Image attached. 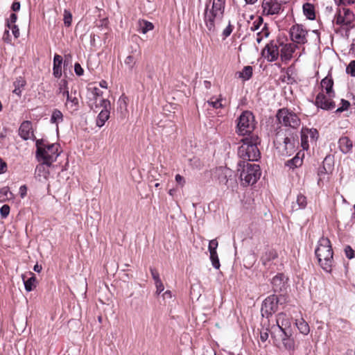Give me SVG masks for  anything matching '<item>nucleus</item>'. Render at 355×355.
Returning a JSON list of instances; mask_svg holds the SVG:
<instances>
[{
  "label": "nucleus",
  "mask_w": 355,
  "mask_h": 355,
  "mask_svg": "<svg viewBox=\"0 0 355 355\" xmlns=\"http://www.w3.org/2000/svg\"><path fill=\"white\" fill-rule=\"evenodd\" d=\"M225 0H210L205 4L203 20L209 35L214 34L216 24L223 16Z\"/></svg>",
  "instance_id": "nucleus-1"
},
{
  "label": "nucleus",
  "mask_w": 355,
  "mask_h": 355,
  "mask_svg": "<svg viewBox=\"0 0 355 355\" xmlns=\"http://www.w3.org/2000/svg\"><path fill=\"white\" fill-rule=\"evenodd\" d=\"M36 147V157L37 160L47 164V165H51L55 162L60 153L58 144H50L46 140H37Z\"/></svg>",
  "instance_id": "nucleus-2"
},
{
  "label": "nucleus",
  "mask_w": 355,
  "mask_h": 355,
  "mask_svg": "<svg viewBox=\"0 0 355 355\" xmlns=\"http://www.w3.org/2000/svg\"><path fill=\"white\" fill-rule=\"evenodd\" d=\"M315 253L321 268L324 271L330 272L334 263V252L329 239L322 237L318 241V247L315 250Z\"/></svg>",
  "instance_id": "nucleus-3"
},
{
  "label": "nucleus",
  "mask_w": 355,
  "mask_h": 355,
  "mask_svg": "<svg viewBox=\"0 0 355 355\" xmlns=\"http://www.w3.org/2000/svg\"><path fill=\"white\" fill-rule=\"evenodd\" d=\"M238 148V156L244 161H257L260 158V151L257 148L259 143L257 136H251L241 140Z\"/></svg>",
  "instance_id": "nucleus-4"
},
{
  "label": "nucleus",
  "mask_w": 355,
  "mask_h": 355,
  "mask_svg": "<svg viewBox=\"0 0 355 355\" xmlns=\"http://www.w3.org/2000/svg\"><path fill=\"white\" fill-rule=\"evenodd\" d=\"M261 176V171L259 165L255 164H243L240 173V180L242 185L248 186L254 184Z\"/></svg>",
  "instance_id": "nucleus-5"
},
{
  "label": "nucleus",
  "mask_w": 355,
  "mask_h": 355,
  "mask_svg": "<svg viewBox=\"0 0 355 355\" xmlns=\"http://www.w3.org/2000/svg\"><path fill=\"white\" fill-rule=\"evenodd\" d=\"M236 132L239 135H246L252 133L255 128V120L252 113L244 111L238 118Z\"/></svg>",
  "instance_id": "nucleus-6"
},
{
  "label": "nucleus",
  "mask_w": 355,
  "mask_h": 355,
  "mask_svg": "<svg viewBox=\"0 0 355 355\" xmlns=\"http://www.w3.org/2000/svg\"><path fill=\"white\" fill-rule=\"evenodd\" d=\"M310 31L304 25L300 24H293L289 30V35L291 41L296 45H304L309 41Z\"/></svg>",
  "instance_id": "nucleus-7"
},
{
  "label": "nucleus",
  "mask_w": 355,
  "mask_h": 355,
  "mask_svg": "<svg viewBox=\"0 0 355 355\" xmlns=\"http://www.w3.org/2000/svg\"><path fill=\"white\" fill-rule=\"evenodd\" d=\"M276 116L279 123L285 126L297 128L300 125V119L298 116L286 108L280 109Z\"/></svg>",
  "instance_id": "nucleus-8"
},
{
  "label": "nucleus",
  "mask_w": 355,
  "mask_h": 355,
  "mask_svg": "<svg viewBox=\"0 0 355 355\" xmlns=\"http://www.w3.org/2000/svg\"><path fill=\"white\" fill-rule=\"evenodd\" d=\"M288 331H282L279 328H277V331H270L271 337L274 340L276 346L283 347L287 350H293L295 343L293 338L288 335Z\"/></svg>",
  "instance_id": "nucleus-9"
},
{
  "label": "nucleus",
  "mask_w": 355,
  "mask_h": 355,
  "mask_svg": "<svg viewBox=\"0 0 355 355\" xmlns=\"http://www.w3.org/2000/svg\"><path fill=\"white\" fill-rule=\"evenodd\" d=\"M103 92L96 86H89L87 88V103L89 107L94 110L100 108L103 106V102L101 101H108L103 97Z\"/></svg>",
  "instance_id": "nucleus-10"
},
{
  "label": "nucleus",
  "mask_w": 355,
  "mask_h": 355,
  "mask_svg": "<svg viewBox=\"0 0 355 355\" xmlns=\"http://www.w3.org/2000/svg\"><path fill=\"white\" fill-rule=\"evenodd\" d=\"M79 94L76 90H71V92L66 88L63 90V97H66L64 106L71 113H73L79 110Z\"/></svg>",
  "instance_id": "nucleus-11"
},
{
  "label": "nucleus",
  "mask_w": 355,
  "mask_h": 355,
  "mask_svg": "<svg viewBox=\"0 0 355 355\" xmlns=\"http://www.w3.org/2000/svg\"><path fill=\"white\" fill-rule=\"evenodd\" d=\"M234 172L227 167H218L214 171V178L218 182L219 184L227 185L229 181L232 180Z\"/></svg>",
  "instance_id": "nucleus-12"
},
{
  "label": "nucleus",
  "mask_w": 355,
  "mask_h": 355,
  "mask_svg": "<svg viewBox=\"0 0 355 355\" xmlns=\"http://www.w3.org/2000/svg\"><path fill=\"white\" fill-rule=\"evenodd\" d=\"M336 24L349 26L354 20V15L349 8H339L336 14Z\"/></svg>",
  "instance_id": "nucleus-13"
},
{
  "label": "nucleus",
  "mask_w": 355,
  "mask_h": 355,
  "mask_svg": "<svg viewBox=\"0 0 355 355\" xmlns=\"http://www.w3.org/2000/svg\"><path fill=\"white\" fill-rule=\"evenodd\" d=\"M278 307V300L277 296L272 295L268 296L263 302L261 306V314L262 316L268 318L272 313H274Z\"/></svg>",
  "instance_id": "nucleus-14"
},
{
  "label": "nucleus",
  "mask_w": 355,
  "mask_h": 355,
  "mask_svg": "<svg viewBox=\"0 0 355 355\" xmlns=\"http://www.w3.org/2000/svg\"><path fill=\"white\" fill-rule=\"evenodd\" d=\"M279 45L277 42H270L262 50V56L268 62L277 60L279 56Z\"/></svg>",
  "instance_id": "nucleus-15"
},
{
  "label": "nucleus",
  "mask_w": 355,
  "mask_h": 355,
  "mask_svg": "<svg viewBox=\"0 0 355 355\" xmlns=\"http://www.w3.org/2000/svg\"><path fill=\"white\" fill-rule=\"evenodd\" d=\"M283 3L279 0H263V12L267 15L278 14Z\"/></svg>",
  "instance_id": "nucleus-16"
},
{
  "label": "nucleus",
  "mask_w": 355,
  "mask_h": 355,
  "mask_svg": "<svg viewBox=\"0 0 355 355\" xmlns=\"http://www.w3.org/2000/svg\"><path fill=\"white\" fill-rule=\"evenodd\" d=\"M101 101L103 102V106H101V107H103V109L99 112L96 121V125L99 128L103 127L105 122L109 119L111 108L110 101Z\"/></svg>",
  "instance_id": "nucleus-17"
},
{
  "label": "nucleus",
  "mask_w": 355,
  "mask_h": 355,
  "mask_svg": "<svg viewBox=\"0 0 355 355\" xmlns=\"http://www.w3.org/2000/svg\"><path fill=\"white\" fill-rule=\"evenodd\" d=\"M277 325H273L271 327L270 331H277V328H279L282 331H288L291 327V319L290 318L284 313H279L276 317Z\"/></svg>",
  "instance_id": "nucleus-18"
},
{
  "label": "nucleus",
  "mask_w": 355,
  "mask_h": 355,
  "mask_svg": "<svg viewBox=\"0 0 355 355\" xmlns=\"http://www.w3.org/2000/svg\"><path fill=\"white\" fill-rule=\"evenodd\" d=\"M332 98L329 96H327L323 92L319 93L315 98V105L323 110H332L336 106Z\"/></svg>",
  "instance_id": "nucleus-19"
},
{
  "label": "nucleus",
  "mask_w": 355,
  "mask_h": 355,
  "mask_svg": "<svg viewBox=\"0 0 355 355\" xmlns=\"http://www.w3.org/2000/svg\"><path fill=\"white\" fill-rule=\"evenodd\" d=\"M51 165H47L44 162H41L36 166L35 171V178L40 182H44L49 179L50 171L49 167Z\"/></svg>",
  "instance_id": "nucleus-20"
},
{
  "label": "nucleus",
  "mask_w": 355,
  "mask_h": 355,
  "mask_svg": "<svg viewBox=\"0 0 355 355\" xmlns=\"http://www.w3.org/2000/svg\"><path fill=\"white\" fill-rule=\"evenodd\" d=\"M282 49L279 55L283 62H287L292 58L293 54L297 47L294 43H286L285 44H281Z\"/></svg>",
  "instance_id": "nucleus-21"
},
{
  "label": "nucleus",
  "mask_w": 355,
  "mask_h": 355,
  "mask_svg": "<svg viewBox=\"0 0 355 355\" xmlns=\"http://www.w3.org/2000/svg\"><path fill=\"white\" fill-rule=\"evenodd\" d=\"M19 135L24 140L31 139L33 137L32 124L30 121H24L19 129Z\"/></svg>",
  "instance_id": "nucleus-22"
},
{
  "label": "nucleus",
  "mask_w": 355,
  "mask_h": 355,
  "mask_svg": "<svg viewBox=\"0 0 355 355\" xmlns=\"http://www.w3.org/2000/svg\"><path fill=\"white\" fill-rule=\"evenodd\" d=\"M30 277L26 279V275H22V279L24 282L25 289L27 292L33 291L37 286V278L33 272H29Z\"/></svg>",
  "instance_id": "nucleus-23"
},
{
  "label": "nucleus",
  "mask_w": 355,
  "mask_h": 355,
  "mask_svg": "<svg viewBox=\"0 0 355 355\" xmlns=\"http://www.w3.org/2000/svg\"><path fill=\"white\" fill-rule=\"evenodd\" d=\"M287 278L282 274L276 275L272 279V284L275 291H282L286 284Z\"/></svg>",
  "instance_id": "nucleus-24"
},
{
  "label": "nucleus",
  "mask_w": 355,
  "mask_h": 355,
  "mask_svg": "<svg viewBox=\"0 0 355 355\" xmlns=\"http://www.w3.org/2000/svg\"><path fill=\"white\" fill-rule=\"evenodd\" d=\"M277 258V254L275 250H270L265 253L261 257V262L266 268H271V262Z\"/></svg>",
  "instance_id": "nucleus-25"
},
{
  "label": "nucleus",
  "mask_w": 355,
  "mask_h": 355,
  "mask_svg": "<svg viewBox=\"0 0 355 355\" xmlns=\"http://www.w3.org/2000/svg\"><path fill=\"white\" fill-rule=\"evenodd\" d=\"M338 145L342 153L346 154L352 149V141L347 137H342L339 139Z\"/></svg>",
  "instance_id": "nucleus-26"
},
{
  "label": "nucleus",
  "mask_w": 355,
  "mask_h": 355,
  "mask_svg": "<svg viewBox=\"0 0 355 355\" xmlns=\"http://www.w3.org/2000/svg\"><path fill=\"white\" fill-rule=\"evenodd\" d=\"M321 87L322 89H324L327 96L330 97L334 96V92L333 90L334 82L331 78L325 77L321 81Z\"/></svg>",
  "instance_id": "nucleus-27"
},
{
  "label": "nucleus",
  "mask_w": 355,
  "mask_h": 355,
  "mask_svg": "<svg viewBox=\"0 0 355 355\" xmlns=\"http://www.w3.org/2000/svg\"><path fill=\"white\" fill-rule=\"evenodd\" d=\"M62 58L61 55L55 54L53 58V73L55 78H60L62 76Z\"/></svg>",
  "instance_id": "nucleus-28"
},
{
  "label": "nucleus",
  "mask_w": 355,
  "mask_h": 355,
  "mask_svg": "<svg viewBox=\"0 0 355 355\" xmlns=\"http://www.w3.org/2000/svg\"><path fill=\"white\" fill-rule=\"evenodd\" d=\"M207 103L215 109L222 108L225 106L226 100L221 95L218 97L213 96L207 101Z\"/></svg>",
  "instance_id": "nucleus-29"
},
{
  "label": "nucleus",
  "mask_w": 355,
  "mask_h": 355,
  "mask_svg": "<svg viewBox=\"0 0 355 355\" xmlns=\"http://www.w3.org/2000/svg\"><path fill=\"white\" fill-rule=\"evenodd\" d=\"M275 146L279 152L284 156H286V140L285 137L278 133L274 141Z\"/></svg>",
  "instance_id": "nucleus-30"
},
{
  "label": "nucleus",
  "mask_w": 355,
  "mask_h": 355,
  "mask_svg": "<svg viewBox=\"0 0 355 355\" xmlns=\"http://www.w3.org/2000/svg\"><path fill=\"white\" fill-rule=\"evenodd\" d=\"M304 16L309 20H313L315 18V12L314 6L310 3H306L302 6Z\"/></svg>",
  "instance_id": "nucleus-31"
},
{
  "label": "nucleus",
  "mask_w": 355,
  "mask_h": 355,
  "mask_svg": "<svg viewBox=\"0 0 355 355\" xmlns=\"http://www.w3.org/2000/svg\"><path fill=\"white\" fill-rule=\"evenodd\" d=\"M154 25L153 23L146 21L145 19H139L138 21V31L143 34H146L147 32L153 30Z\"/></svg>",
  "instance_id": "nucleus-32"
},
{
  "label": "nucleus",
  "mask_w": 355,
  "mask_h": 355,
  "mask_svg": "<svg viewBox=\"0 0 355 355\" xmlns=\"http://www.w3.org/2000/svg\"><path fill=\"white\" fill-rule=\"evenodd\" d=\"M306 197L302 194H299L297 196L296 202L293 204L292 209L293 210L302 209L306 207Z\"/></svg>",
  "instance_id": "nucleus-33"
},
{
  "label": "nucleus",
  "mask_w": 355,
  "mask_h": 355,
  "mask_svg": "<svg viewBox=\"0 0 355 355\" xmlns=\"http://www.w3.org/2000/svg\"><path fill=\"white\" fill-rule=\"evenodd\" d=\"M301 133L306 135L309 139H310V141L313 142L315 141L318 137V132L315 128H303L301 130Z\"/></svg>",
  "instance_id": "nucleus-34"
},
{
  "label": "nucleus",
  "mask_w": 355,
  "mask_h": 355,
  "mask_svg": "<svg viewBox=\"0 0 355 355\" xmlns=\"http://www.w3.org/2000/svg\"><path fill=\"white\" fill-rule=\"evenodd\" d=\"M295 324L297 329H299L300 332L302 333V334L307 335L309 333V326L304 319L301 318L300 320H297Z\"/></svg>",
  "instance_id": "nucleus-35"
},
{
  "label": "nucleus",
  "mask_w": 355,
  "mask_h": 355,
  "mask_svg": "<svg viewBox=\"0 0 355 355\" xmlns=\"http://www.w3.org/2000/svg\"><path fill=\"white\" fill-rule=\"evenodd\" d=\"M264 26H267V24L263 23V18L261 17H257L252 23L250 29L252 32H257L261 30Z\"/></svg>",
  "instance_id": "nucleus-36"
},
{
  "label": "nucleus",
  "mask_w": 355,
  "mask_h": 355,
  "mask_svg": "<svg viewBox=\"0 0 355 355\" xmlns=\"http://www.w3.org/2000/svg\"><path fill=\"white\" fill-rule=\"evenodd\" d=\"M62 121L63 114L62 112L58 109L53 110L51 116V122L58 125V124L62 122Z\"/></svg>",
  "instance_id": "nucleus-37"
},
{
  "label": "nucleus",
  "mask_w": 355,
  "mask_h": 355,
  "mask_svg": "<svg viewBox=\"0 0 355 355\" xmlns=\"http://www.w3.org/2000/svg\"><path fill=\"white\" fill-rule=\"evenodd\" d=\"M286 140V156L291 155L295 151V141L293 139L285 137Z\"/></svg>",
  "instance_id": "nucleus-38"
},
{
  "label": "nucleus",
  "mask_w": 355,
  "mask_h": 355,
  "mask_svg": "<svg viewBox=\"0 0 355 355\" xmlns=\"http://www.w3.org/2000/svg\"><path fill=\"white\" fill-rule=\"evenodd\" d=\"M26 81L23 78H17L14 82L15 89L13 90V93L20 96L21 94V88L24 87Z\"/></svg>",
  "instance_id": "nucleus-39"
},
{
  "label": "nucleus",
  "mask_w": 355,
  "mask_h": 355,
  "mask_svg": "<svg viewBox=\"0 0 355 355\" xmlns=\"http://www.w3.org/2000/svg\"><path fill=\"white\" fill-rule=\"evenodd\" d=\"M270 32L267 26H264L261 30L256 32V41L257 43H261V42L264 39L268 37Z\"/></svg>",
  "instance_id": "nucleus-40"
},
{
  "label": "nucleus",
  "mask_w": 355,
  "mask_h": 355,
  "mask_svg": "<svg viewBox=\"0 0 355 355\" xmlns=\"http://www.w3.org/2000/svg\"><path fill=\"white\" fill-rule=\"evenodd\" d=\"M252 75V67L250 66L245 67L243 70L239 72V76L244 80H249Z\"/></svg>",
  "instance_id": "nucleus-41"
},
{
  "label": "nucleus",
  "mask_w": 355,
  "mask_h": 355,
  "mask_svg": "<svg viewBox=\"0 0 355 355\" xmlns=\"http://www.w3.org/2000/svg\"><path fill=\"white\" fill-rule=\"evenodd\" d=\"M302 164V159L299 157L297 153L293 159L287 162L286 165L292 168L300 166Z\"/></svg>",
  "instance_id": "nucleus-42"
},
{
  "label": "nucleus",
  "mask_w": 355,
  "mask_h": 355,
  "mask_svg": "<svg viewBox=\"0 0 355 355\" xmlns=\"http://www.w3.org/2000/svg\"><path fill=\"white\" fill-rule=\"evenodd\" d=\"M136 58L137 57L135 55H129L124 60L125 64L128 67L130 71H132L137 64V59Z\"/></svg>",
  "instance_id": "nucleus-43"
},
{
  "label": "nucleus",
  "mask_w": 355,
  "mask_h": 355,
  "mask_svg": "<svg viewBox=\"0 0 355 355\" xmlns=\"http://www.w3.org/2000/svg\"><path fill=\"white\" fill-rule=\"evenodd\" d=\"M210 260L214 268H220V264L217 252L210 253Z\"/></svg>",
  "instance_id": "nucleus-44"
},
{
  "label": "nucleus",
  "mask_w": 355,
  "mask_h": 355,
  "mask_svg": "<svg viewBox=\"0 0 355 355\" xmlns=\"http://www.w3.org/2000/svg\"><path fill=\"white\" fill-rule=\"evenodd\" d=\"M72 21V15L71 13L67 10H64V23L65 26H69L71 24Z\"/></svg>",
  "instance_id": "nucleus-45"
},
{
  "label": "nucleus",
  "mask_w": 355,
  "mask_h": 355,
  "mask_svg": "<svg viewBox=\"0 0 355 355\" xmlns=\"http://www.w3.org/2000/svg\"><path fill=\"white\" fill-rule=\"evenodd\" d=\"M346 72L352 77H355V60L351 61L347 66Z\"/></svg>",
  "instance_id": "nucleus-46"
},
{
  "label": "nucleus",
  "mask_w": 355,
  "mask_h": 355,
  "mask_svg": "<svg viewBox=\"0 0 355 355\" xmlns=\"http://www.w3.org/2000/svg\"><path fill=\"white\" fill-rule=\"evenodd\" d=\"M218 243L216 239H212L209 243L208 250L209 253L217 252L216 249L218 248Z\"/></svg>",
  "instance_id": "nucleus-47"
},
{
  "label": "nucleus",
  "mask_w": 355,
  "mask_h": 355,
  "mask_svg": "<svg viewBox=\"0 0 355 355\" xmlns=\"http://www.w3.org/2000/svg\"><path fill=\"white\" fill-rule=\"evenodd\" d=\"M309 139L306 135L301 133V146L304 150H308L309 148Z\"/></svg>",
  "instance_id": "nucleus-48"
},
{
  "label": "nucleus",
  "mask_w": 355,
  "mask_h": 355,
  "mask_svg": "<svg viewBox=\"0 0 355 355\" xmlns=\"http://www.w3.org/2000/svg\"><path fill=\"white\" fill-rule=\"evenodd\" d=\"M10 207L8 205H3L0 209V214L2 218H6L10 214Z\"/></svg>",
  "instance_id": "nucleus-49"
},
{
  "label": "nucleus",
  "mask_w": 355,
  "mask_h": 355,
  "mask_svg": "<svg viewBox=\"0 0 355 355\" xmlns=\"http://www.w3.org/2000/svg\"><path fill=\"white\" fill-rule=\"evenodd\" d=\"M17 17L16 14L12 13L10 15V17L6 21V26L7 27H10L12 25H15V22L17 21Z\"/></svg>",
  "instance_id": "nucleus-50"
},
{
  "label": "nucleus",
  "mask_w": 355,
  "mask_h": 355,
  "mask_svg": "<svg viewBox=\"0 0 355 355\" xmlns=\"http://www.w3.org/2000/svg\"><path fill=\"white\" fill-rule=\"evenodd\" d=\"M341 103L342 106L336 110V112H342L344 110H347L350 105L349 102L344 99L341 100Z\"/></svg>",
  "instance_id": "nucleus-51"
},
{
  "label": "nucleus",
  "mask_w": 355,
  "mask_h": 355,
  "mask_svg": "<svg viewBox=\"0 0 355 355\" xmlns=\"http://www.w3.org/2000/svg\"><path fill=\"white\" fill-rule=\"evenodd\" d=\"M155 285L156 287L155 293L157 295H159L164 290V284H163L162 280L155 282Z\"/></svg>",
  "instance_id": "nucleus-52"
},
{
  "label": "nucleus",
  "mask_w": 355,
  "mask_h": 355,
  "mask_svg": "<svg viewBox=\"0 0 355 355\" xmlns=\"http://www.w3.org/2000/svg\"><path fill=\"white\" fill-rule=\"evenodd\" d=\"M233 31V26L231 25L230 23H229L228 26L223 30V35L224 37H227L230 35Z\"/></svg>",
  "instance_id": "nucleus-53"
},
{
  "label": "nucleus",
  "mask_w": 355,
  "mask_h": 355,
  "mask_svg": "<svg viewBox=\"0 0 355 355\" xmlns=\"http://www.w3.org/2000/svg\"><path fill=\"white\" fill-rule=\"evenodd\" d=\"M268 338V329H262L260 331V340L262 342H266Z\"/></svg>",
  "instance_id": "nucleus-54"
},
{
  "label": "nucleus",
  "mask_w": 355,
  "mask_h": 355,
  "mask_svg": "<svg viewBox=\"0 0 355 355\" xmlns=\"http://www.w3.org/2000/svg\"><path fill=\"white\" fill-rule=\"evenodd\" d=\"M8 28L12 31V33L15 38H18L19 37V29L17 25H12L10 27Z\"/></svg>",
  "instance_id": "nucleus-55"
},
{
  "label": "nucleus",
  "mask_w": 355,
  "mask_h": 355,
  "mask_svg": "<svg viewBox=\"0 0 355 355\" xmlns=\"http://www.w3.org/2000/svg\"><path fill=\"white\" fill-rule=\"evenodd\" d=\"M345 255L346 257L348 258V259H352L354 257V250H352V248L347 245V247H345Z\"/></svg>",
  "instance_id": "nucleus-56"
},
{
  "label": "nucleus",
  "mask_w": 355,
  "mask_h": 355,
  "mask_svg": "<svg viewBox=\"0 0 355 355\" xmlns=\"http://www.w3.org/2000/svg\"><path fill=\"white\" fill-rule=\"evenodd\" d=\"M150 272H151V275H152V277L154 280V283L155 282H159V281H161V279L159 277V275L158 273V272L154 269V268H150Z\"/></svg>",
  "instance_id": "nucleus-57"
},
{
  "label": "nucleus",
  "mask_w": 355,
  "mask_h": 355,
  "mask_svg": "<svg viewBox=\"0 0 355 355\" xmlns=\"http://www.w3.org/2000/svg\"><path fill=\"white\" fill-rule=\"evenodd\" d=\"M150 272H151V275H152V277L154 280V283L155 282H159V281H161V279L159 277V275L158 273V272L154 269V268H150Z\"/></svg>",
  "instance_id": "nucleus-58"
},
{
  "label": "nucleus",
  "mask_w": 355,
  "mask_h": 355,
  "mask_svg": "<svg viewBox=\"0 0 355 355\" xmlns=\"http://www.w3.org/2000/svg\"><path fill=\"white\" fill-rule=\"evenodd\" d=\"M74 71L76 75L82 76L84 73V70L79 63H76L74 65Z\"/></svg>",
  "instance_id": "nucleus-59"
},
{
  "label": "nucleus",
  "mask_w": 355,
  "mask_h": 355,
  "mask_svg": "<svg viewBox=\"0 0 355 355\" xmlns=\"http://www.w3.org/2000/svg\"><path fill=\"white\" fill-rule=\"evenodd\" d=\"M175 181L182 187H184V185L185 184L184 178L182 175H180V174H177L175 175Z\"/></svg>",
  "instance_id": "nucleus-60"
},
{
  "label": "nucleus",
  "mask_w": 355,
  "mask_h": 355,
  "mask_svg": "<svg viewBox=\"0 0 355 355\" xmlns=\"http://www.w3.org/2000/svg\"><path fill=\"white\" fill-rule=\"evenodd\" d=\"M67 83L65 80H62L60 83V88H59V94H61L63 96V90L66 88L67 89Z\"/></svg>",
  "instance_id": "nucleus-61"
},
{
  "label": "nucleus",
  "mask_w": 355,
  "mask_h": 355,
  "mask_svg": "<svg viewBox=\"0 0 355 355\" xmlns=\"http://www.w3.org/2000/svg\"><path fill=\"white\" fill-rule=\"evenodd\" d=\"M3 40L7 43H10L11 42L10 38L9 30H6L3 35Z\"/></svg>",
  "instance_id": "nucleus-62"
},
{
  "label": "nucleus",
  "mask_w": 355,
  "mask_h": 355,
  "mask_svg": "<svg viewBox=\"0 0 355 355\" xmlns=\"http://www.w3.org/2000/svg\"><path fill=\"white\" fill-rule=\"evenodd\" d=\"M27 192V188L25 185H22L19 187V194L22 198H24Z\"/></svg>",
  "instance_id": "nucleus-63"
},
{
  "label": "nucleus",
  "mask_w": 355,
  "mask_h": 355,
  "mask_svg": "<svg viewBox=\"0 0 355 355\" xmlns=\"http://www.w3.org/2000/svg\"><path fill=\"white\" fill-rule=\"evenodd\" d=\"M6 164L2 159L0 158V174L3 173L6 171Z\"/></svg>",
  "instance_id": "nucleus-64"
}]
</instances>
